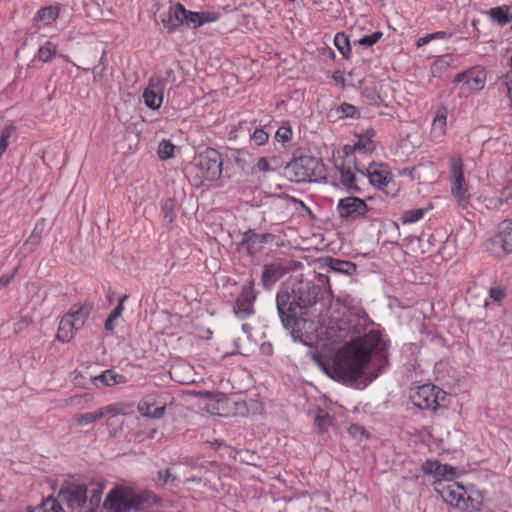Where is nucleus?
I'll return each mask as SVG.
<instances>
[{
    "label": "nucleus",
    "mask_w": 512,
    "mask_h": 512,
    "mask_svg": "<svg viewBox=\"0 0 512 512\" xmlns=\"http://www.w3.org/2000/svg\"><path fill=\"white\" fill-rule=\"evenodd\" d=\"M94 382L97 386H113L116 384L126 383V378L113 370H106L102 374L96 376L94 378Z\"/></svg>",
    "instance_id": "21"
},
{
    "label": "nucleus",
    "mask_w": 512,
    "mask_h": 512,
    "mask_svg": "<svg viewBox=\"0 0 512 512\" xmlns=\"http://www.w3.org/2000/svg\"><path fill=\"white\" fill-rule=\"evenodd\" d=\"M504 84L506 85L507 93L511 100V106H512V73L506 74V76L504 78Z\"/></svg>",
    "instance_id": "55"
},
{
    "label": "nucleus",
    "mask_w": 512,
    "mask_h": 512,
    "mask_svg": "<svg viewBox=\"0 0 512 512\" xmlns=\"http://www.w3.org/2000/svg\"><path fill=\"white\" fill-rule=\"evenodd\" d=\"M349 430L351 433H354V434L358 433V432L364 433V429L358 425L351 426Z\"/></svg>",
    "instance_id": "62"
},
{
    "label": "nucleus",
    "mask_w": 512,
    "mask_h": 512,
    "mask_svg": "<svg viewBox=\"0 0 512 512\" xmlns=\"http://www.w3.org/2000/svg\"><path fill=\"white\" fill-rule=\"evenodd\" d=\"M287 273V268L281 263H270L263 266L261 281L264 288H271Z\"/></svg>",
    "instance_id": "13"
},
{
    "label": "nucleus",
    "mask_w": 512,
    "mask_h": 512,
    "mask_svg": "<svg viewBox=\"0 0 512 512\" xmlns=\"http://www.w3.org/2000/svg\"><path fill=\"white\" fill-rule=\"evenodd\" d=\"M102 76V72L94 73V81H97Z\"/></svg>",
    "instance_id": "63"
},
{
    "label": "nucleus",
    "mask_w": 512,
    "mask_h": 512,
    "mask_svg": "<svg viewBox=\"0 0 512 512\" xmlns=\"http://www.w3.org/2000/svg\"><path fill=\"white\" fill-rule=\"evenodd\" d=\"M28 325H29V321L26 318H24L21 321L14 324V331L17 333L24 327H27Z\"/></svg>",
    "instance_id": "58"
},
{
    "label": "nucleus",
    "mask_w": 512,
    "mask_h": 512,
    "mask_svg": "<svg viewBox=\"0 0 512 512\" xmlns=\"http://www.w3.org/2000/svg\"><path fill=\"white\" fill-rule=\"evenodd\" d=\"M175 146L169 140H162L158 146V156L162 160L173 156Z\"/></svg>",
    "instance_id": "34"
},
{
    "label": "nucleus",
    "mask_w": 512,
    "mask_h": 512,
    "mask_svg": "<svg viewBox=\"0 0 512 512\" xmlns=\"http://www.w3.org/2000/svg\"><path fill=\"white\" fill-rule=\"evenodd\" d=\"M292 137V130L290 127H280L275 133V138L278 142L285 143Z\"/></svg>",
    "instance_id": "44"
},
{
    "label": "nucleus",
    "mask_w": 512,
    "mask_h": 512,
    "mask_svg": "<svg viewBox=\"0 0 512 512\" xmlns=\"http://www.w3.org/2000/svg\"><path fill=\"white\" fill-rule=\"evenodd\" d=\"M285 176L292 182H319L326 179V169L321 159L300 156L285 166Z\"/></svg>",
    "instance_id": "3"
},
{
    "label": "nucleus",
    "mask_w": 512,
    "mask_h": 512,
    "mask_svg": "<svg viewBox=\"0 0 512 512\" xmlns=\"http://www.w3.org/2000/svg\"><path fill=\"white\" fill-rule=\"evenodd\" d=\"M165 406L154 407L153 403L148 402L147 400L141 402L138 405L139 413L144 417H149L152 419H160L165 414Z\"/></svg>",
    "instance_id": "24"
},
{
    "label": "nucleus",
    "mask_w": 512,
    "mask_h": 512,
    "mask_svg": "<svg viewBox=\"0 0 512 512\" xmlns=\"http://www.w3.org/2000/svg\"><path fill=\"white\" fill-rule=\"evenodd\" d=\"M385 349L381 334L378 331H370L363 337L352 340L338 351L329 375L343 383H354L363 375L371 356L381 355Z\"/></svg>",
    "instance_id": "1"
},
{
    "label": "nucleus",
    "mask_w": 512,
    "mask_h": 512,
    "mask_svg": "<svg viewBox=\"0 0 512 512\" xmlns=\"http://www.w3.org/2000/svg\"><path fill=\"white\" fill-rule=\"evenodd\" d=\"M328 267L334 272L347 275L352 274L356 270V265L354 263L334 258L329 259Z\"/></svg>",
    "instance_id": "26"
},
{
    "label": "nucleus",
    "mask_w": 512,
    "mask_h": 512,
    "mask_svg": "<svg viewBox=\"0 0 512 512\" xmlns=\"http://www.w3.org/2000/svg\"><path fill=\"white\" fill-rule=\"evenodd\" d=\"M60 503L53 497L45 499L41 505L31 509L29 512H62Z\"/></svg>",
    "instance_id": "31"
},
{
    "label": "nucleus",
    "mask_w": 512,
    "mask_h": 512,
    "mask_svg": "<svg viewBox=\"0 0 512 512\" xmlns=\"http://www.w3.org/2000/svg\"><path fill=\"white\" fill-rule=\"evenodd\" d=\"M58 15V12L53 7H46L39 11L38 16L41 20L46 21L47 23H50L51 21L55 20Z\"/></svg>",
    "instance_id": "42"
},
{
    "label": "nucleus",
    "mask_w": 512,
    "mask_h": 512,
    "mask_svg": "<svg viewBox=\"0 0 512 512\" xmlns=\"http://www.w3.org/2000/svg\"><path fill=\"white\" fill-rule=\"evenodd\" d=\"M158 478L164 484L168 483L169 481H174V477H172V474L169 469H166L164 471H159Z\"/></svg>",
    "instance_id": "54"
},
{
    "label": "nucleus",
    "mask_w": 512,
    "mask_h": 512,
    "mask_svg": "<svg viewBox=\"0 0 512 512\" xmlns=\"http://www.w3.org/2000/svg\"><path fill=\"white\" fill-rule=\"evenodd\" d=\"M18 268L14 269V271L10 275H3L0 277V287L7 286L11 280L13 279L15 273L17 272Z\"/></svg>",
    "instance_id": "56"
},
{
    "label": "nucleus",
    "mask_w": 512,
    "mask_h": 512,
    "mask_svg": "<svg viewBox=\"0 0 512 512\" xmlns=\"http://www.w3.org/2000/svg\"><path fill=\"white\" fill-rule=\"evenodd\" d=\"M255 168L260 173H267L275 170L271 167V164L266 157L258 158L257 163L255 164Z\"/></svg>",
    "instance_id": "46"
},
{
    "label": "nucleus",
    "mask_w": 512,
    "mask_h": 512,
    "mask_svg": "<svg viewBox=\"0 0 512 512\" xmlns=\"http://www.w3.org/2000/svg\"><path fill=\"white\" fill-rule=\"evenodd\" d=\"M467 74H468V71L467 72H464V73H459L455 76L454 78V82L455 83H460V82H466L467 80Z\"/></svg>",
    "instance_id": "60"
},
{
    "label": "nucleus",
    "mask_w": 512,
    "mask_h": 512,
    "mask_svg": "<svg viewBox=\"0 0 512 512\" xmlns=\"http://www.w3.org/2000/svg\"><path fill=\"white\" fill-rule=\"evenodd\" d=\"M274 236L269 233L258 234L252 230H248L243 235V243L247 244L248 247H253L256 244L267 243L268 241H272Z\"/></svg>",
    "instance_id": "25"
},
{
    "label": "nucleus",
    "mask_w": 512,
    "mask_h": 512,
    "mask_svg": "<svg viewBox=\"0 0 512 512\" xmlns=\"http://www.w3.org/2000/svg\"><path fill=\"white\" fill-rule=\"evenodd\" d=\"M425 210L418 208L406 211L402 216L403 224H412L419 221L424 216Z\"/></svg>",
    "instance_id": "35"
},
{
    "label": "nucleus",
    "mask_w": 512,
    "mask_h": 512,
    "mask_svg": "<svg viewBox=\"0 0 512 512\" xmlns=\"http://www.w3.org/2000/svg\"><path fill=\"white\" fill-rule=\"evenodd\" d=\"M164 96L163 81L159 77H152L143 92L144 103L150 109L160 108Z\"/></svg>",
    "instance_id": "10"
},
{
    "label": "nucleus",
    "mask_w": 512,
    "mask_h": 512,
    "mask_svg": "<svg viewBox=\"0 0 512 512\" xmlns=\"http://www.w3.org/2000/svg\"><path fill=\"white\" fill-rule=\"evenodd\" d=\"M337 111L341 113L343 117L357 118L359 117L358 109L349 103H342Z\"/></svg>",
    "instance_id": "39"
},
{
    "label": "nucleus",
    "mask_w": 512,
    "mask_h": 512,
    "mask_svg": "<svg viewBox=\"0 0 512 512\" xmlns=\"http://www.w3.org/2000/svg\"><path fill=\"white\" fill-rule=\"evenodd\" d=\"M237 309L236 313L240 317H246L253 312L252 302L246 298L243 300L239 299L237 301Z\"/></svg>",
    "instance_id": "38"
},
{
    "label": "nucleus",
    "mask_w": 512,
    "mask_h": 512,
    "mask_svg": "<svg viewBox=\"0 0 512 512\" xmlns=\"http://www.w3.org/2000/svg\"><path fill=\"white\" fill-rule=\"evenodd\" d=\"M83 400V396H73L67 400V405H80Z\"/></svg>",
    "instance_id": "59"
},
{
    "label": "nucleus",
    "mask_w": 512,
    "mask_h": 512,
    "mask_svg": "<svg viewBox=\"0 0 512 512\" xmlns=\"http://www.w3.org/2000/svg\"><path fill=\"white\" fill-rule=\"evenodd\" d=\"M88 487L78 481H66L59 492V496L74 512L80 511L87 502Z\"/></svg>",
    "instance_id": "6"
},
{
    "label": "nucleus",
    "mask_w": 512,
    "mask_h": 512,
    "mask_svg": "<svg viewBox=\"0 0 512 512\" xmlns=\"http://www.w3.org/2000/svg\"><path fill=\"white\" fill-rule=\"evenodd\" d=\"M424 169L422 164L413 167L412 169H404V173H408L412 180L421 178V171Z\"/></svg>",
    "instance_id": "51"
},
{
    "label": "nucleus",
    "mask_w": 512,
    "mask_h": 512,
    "mask_svg": "<svg viewBox=\"0 0 512 512\" xmlns=\"http://www.w3.org/2000/svg\"><path fill=\"white\" fill-rule=\"evenodd\" d=\"M71 319V315H64L59 323L56 338L63 343L69 342L74 337L75 332L80 329L74 326Z\"/></svg>",
    "instance_id": "19"
},
{
    "label": "nucleus",
    "mask_w": 512,
    "mask_h": 512,
    "mask_svg": "<svg viewBox=\"0 0 512 512\" xmlns=\"http://www.w3.org/2000/svg\"><path fill=\"white\" fill-rule=\"evenodd\" d=\"M136 501L123 489H115L109 492L104 502L105 508L112 512H128L136 508Z\"/></svg>",
    "instance_id": "9"
},
{
    "label": "nucleus",
    "mask_w": 512,
    "mask_h": 512,
    "mask_svg": "<svg viewBox=\"0 0 512 512\" xmlns=\"http://www.w3.org/2000/svg\"><path fill=\"white\" fill-rule=\"evenodd\" d=\"M116 410L115 406L109 405L106 407H102L96 411L83 413V414H75L72 417V421L78 426L89 425L97 420L102 419L106 415L114 412Z\"/></svg>",
    "instance_id": "15"
},
{
    "label": "nucleus",
    "mask_w": 512,
    "mask_h": 512,
    "mask_svg": "<svg viewBox=\"0 0 512 512\" xmlns=\"http://www.w3.org/2000/svg\"><path fill=\"white\" fill-rule=\"evenodd\" d=\"M249 158H250V157H249V155H248V154L243 153V152H239V153L237 154V156L235 157V162H236V164H237L240 168L245 169V166H246V164H247V162H248Z\"/></svg>",
    "instance_id": "53"
},
{
    "label": "nucleus",
    "mask_w": 512,
    "mask_h": 512,
    "mask_svg": "<svg viewBox=\"0 0 512 512\" xmlns=\"http://www.w3.org/2000/svg\"><path fill=\"white\" fill-rule=\"evenodd\" d=\"M489 15L494 22L502 26L512 21V17H510L508 14L507 6L491 8L489 10Z\"/></svg>",
    "instance_id": "29"
},
{
    "label": "nucleus",
    "mask_w": 512,
    "mask_h": 512,
    "mask_svg": "<svg viewBox=\"0 0 512 512\" xmlns=\"http://www.w3.org/2000/svg\"><path fill=\"white\" fill-rule=\"evenodd\" d=\"M162 211L164 218L167 219L169 223H171L175 218L174 201L170 198L167 199L162 206Z\"/></svg>",
    "instance_id": "41"
},
{
    "label": "nucleus",
    "mask_w": 512,
    "mask_h": 512,
    "mask_svg": "<svg viewBox=\"0 0 512 512\" xmlns=\"http://www.w3.org/2000/svg\"><path fill=\"white\" fill-rule=\"evenodd\" d=\"M56 53V46L51 42H46L38 50V59L42 62H49Z\"/></svg>",
    "instance_id": "33"
},
{
    "label": "nucleus",
    "mask_w": 512,
    "mask_h": 512,
    "mask_svg": "<svg viewBox=\"0 0 512 512\" xmlns=\"http://www.w3.org/2000/svg\"><path fill=\"white\" fill-rule=\"evenodd\" d=\"M222 165L221 155L212 148L206 149L197 158V166L201 171L202 177L209 181L216 180L220 177Z\"/></svg>",
    "instance_id": "7"
},
{
    "label": "nucleus",
    "mask_w": 512,
    "mask_h": 512,
    "mask_svg": "<svg viewBox=\"0 0 512 512\" xmlns=\"http://www.w3.org/2000/svg\"><path fill=\"white\" fill-rule=\"evenodd\" d=\"M104 56H105V51H102L101 52V58H100L101 61L103 60Z\"/></svg>",
    "instance_id": "64"
},
{
    "label": "nucleus",
    "mask_w": 512,
    "mask_h": 512,
    "mask_svg": "<svg viewBox=\"0 0 512 512\" xmlns=\"http://www.w3.org/2000/svg\"><path fill=\"white\" fill-rule=\"evenodd\" d=\"M319 292L320 287L310 281L299 282L291 290L280 291L276 303L283 325L286 328L291 327L296 321L298 310L313 306Z\"/></svg>",
    "instance_id": "2"
},
{
    "label": "nucleus",
    "mask_w": 512,
    "mask_h": 512,
    "mask_svg": "<svg viewBox=\"0 0 512 512\" xmlns=\"http://www.w3.org/2000/svg\"><path fill=\"white\" fill-rule=\"evenodd\" d=\"M336 167L340 172V181L342 185H344L348 190L359 191L360 188L357 185V182L361 180L358 178L353 170L351 169L350 162L345 164H341L340 166L336 163ZM360 177H362L360 175Z\"/></svg>",
    "instance_id": "18"
},
{
    "label": "nucleus",
    "mask_w": 512,
    "mask_h": 512,
    "mask_svg": "<svg viewBox=\"0 0 512 512\" xmlns=\"http://www.w3.org/2000/svg\"><path fill=\"white\" fill-rule=\"evenodd\" d=\"M111 414L112 415L107 420L108 425L120 427L123 423V417L117 413V409Z\"/></svg>",
    "instance_id": "49"
},
{
    "label": "nucleus",
    "mask_w": 512,
    "mask_h": 512,
    "mask_svg": "<svg viewBox=\"0 0 512 512\" xmlns=\"http://www.w3.org/2000/svg\"><path fill=\"white\" fill-rule=\"evenodd\" d=\"M354 169L361 174L362 178L368 177L371 184L386 185L390 181V174L386 170H381L376 164H371L368 168H360L354 164Z\"/></svg>",
    "instance_id": "14"
},
{
    "label": "nucleus",
    "mask_w": 512,
    "mask_h": 512,
    "mask_svg": "<svg viewBox=\"0 0 512 512\" xmlns=\"http://www.w3.org/2000/svg\"><path fill=\"white\" fill-rule=\"evenodd\" d=\"M448 396L445 391L429 384L418 386L410 393L413 404L423 410H436Z\"/></svg>",
    "instance_id": "4"
},
{
    "label": "nucleus",
    "mask_w": 512,
    "mask_h": 512,
    "mask_svg": "<svg viewBox=\"0 0 512 512\" xmlns=\"http://www.w3.org/2000/svg\"><path fill=\"white\" fill-rule=\"evenodd\" d=\"M128 298L127 295H124L119 304L110 312L109 317L116 320L122 313L123 310V302Z\"/></svg>",
    "instance_id": "50"
},
{
    "label": "nucleus",
    "mask_w": 512,
    "mask_h": 512,
    "mask_svg": "<svg viewBox=\"0 0 512 512\" xmlns=\"http://www.w3.org/2000/svg\"><path fill=\"white\" fill-rule=\"evenodd\" d=\"M90 311L91 307L89 305H74L65 315H71V320L74 322V326L82 328L90 314Z\"/></svg>",
    "instance_id": "23"
},
{
    "label": "nucleus",
    "mask_w": 512,
    "mask_h": 512,
    "mask_svg": "<svg viewBox=\"0 0 512 512\" xmlns=\"http://www.w3.org/2000/svg\"><path fill=\"white\" fill-rule=\"evenodd\" d=\"M362 96L365 98L367 103L372 106H378L382 99L374 88L365 87L362 91Z\"/></svg>",
    "instance_id": "37"
},
{
    "label": "nucleus",
    "mask_w": 512,
    "mask_h": 512,
    "mask_svg": "<svg viewBox=\"0 0 512 512\" xmlns=\"http://www.w3.org/2000/svg\"><path fill=\"white\" fill-rule=\"evenodd\" d=\"M45 227V220L41 219L38 221L31 233V235L26 239L23 245L19 248L16 256L20 259L26 258L30 253H32L35 248L40 244L42 233Z\"/></svg>",
    "instance_id": "12"
},
{
    "label": "nucleus",
    "mask_w": 512,
    "mask_h": 512,
    "mask_svg": "<svg viewBox=\"0 0 512 512\" xmlns=\"http://www.w3.org/2000/svg\"><path fill=\"white\" fill-rule=\"evenodd\" d=\"M334 43H335V46L337 47V49L339 50V52L344 57H347V53L350 52V50H351L350 43H349L347 36H345L343 33H338L335 36Z\"/></svg>",
    "instance_id": "36"
},
{
    "label": "nucleus",
    "mask_w": 512,
    "mask_h": 512,
    "mask_svg": "<svg viewBox=\"0 0 512 512\" xmlns=\"http://www.w3.org/2000/svg\"><path fill=\"white\" fill-rule=\"evenodd\" d=\"M447 115H448V111H447V108H445V107H440L436 111V115L434 117L432 127H433V130L438 131V133L440 135H443L445 132V127H446V123H447Z\"/></svg>",
    "instance_id": "30"
},
{
    "label": "nucleus",
    "mask_w": 512,
    "mask_h": 512,
    "mask_svg": "<svg viewBox=\"0 0 512 512\" xmlns=\"http://www.w3.org/2000/svg\"><path fill=\"white\" fill-rule=\"evenodd\" d=\"M442 497L451 502L455 501L458 504L461 500H464L463 488L458 486L456 483L449 484L443 488Z\"/></svg>",
    "instance_id": "27"
},
{
    "label": "nucleus",
    "mask_w": 512,
    "mask_h": 512,
    "mask_svg": "<svg viewBox=\"0 0 512 512\" xmlns=\"http://www.w3.org/2000/svg\"><path fill=\"white\" fill-rule=\"evenodd\" d=\"M168 17L169 21H172L173 18L176 20L177 23L173 24V27L185 23L189 27L196 28L203 23L202 16L199 13L189 12L180 4L170 9Z\"/></svg>",
    "instance_id": "11"
},
{
    "label": "nucleus",
    "mask_w": 512,
    "mask_h": 512,
    "mask_svg": "<svg viewBox=\"0 0 512 512\" xmlns=\"http://www.w3.org/2000/svg\"><path fill=\"white\" fill-rule=\"evenodd\" d=\"M450 166L452 174L451 193L456 199L458 205L462 208H466L470 199V193L464 178L463 162L461 157L454 156L451 158Z\"/></svg>",
    "instance_id": "5"
},
{
    "label": "nucleus",
    "mask_w": 512,
    "mask_h": 512,
    "mask_svg": "<svg viewBox=\"0 0 512 512\" xmlns=\"http://www.w3.org/2000/svg\"><path fill=\"white\" fill-rule=\"evenodd\" d=\"M486 81V73L483 70L471 69L468 71L465 85L470 91H479L483 89Z\"/></svg>",
    "instance_id": "22"
},
{
    "label": "nucleus",
    "mask_w": 512,
    "mask_h": 512,
    "mask_svg": "<svg viewBox=\"0 0 512 512\" xmlns=\"http://www.w3.org/2000/svg\"><path fill=\"white\" fill-rule=\"evenodd\" d=\"M331 421L329 414L322 410L315 417V422L321 432L325 431L327 427L331 425Z\"/></svg>",
    "instance_id": "40"
},
{
    "label": "nucleus",
    "mask_w": 512,
    "mask_h": 512,
    "mask_svg": "<svg viewBox=\"0 0 512 512\" xmlns=\"http://www.w3.org/2000/svg\"><path fill=\"white\" fill-rule=\"evenodd\" d=\"M381 37H382V33L379 31H376V32L372 33L371 35H367V36H364L361 39H359L358 44L361 46L370 47V46L374 45L375 43H377Z\"/></svg>",
    "instance_id": "43"
},
{
    "label": "nucleus",
    "mask_w": 512,
    "mask_h": 512,
    "mask_svg": "<svg viewBox=\"0 0 512 512\" xmlns=\"http://www.w3.org/2000/svg\"><path fill=\"white\" fill-rule=\"evenodd\" d=\"M374 149L373 142L370 136H363L358 139V141L353 145V147L345 146L344 151L349 159L348 150H353L354 152H362L367 153L371 152Z\"/></svg>",
    "instance_id": "28"
},
{
    "label": "nucleus",
    "mask_w": 512,
    "mask_h": 512,
    "mask_svg": "<svg viewBox=\"0 0 512 512\" xmlns=\"http://www.w3.org/2000/svg\"><path fill=\"white\" fill-rule=\"evenodd\" d=\"M494 242L500 245L505 252L512 253V220L500 223Z\"/></svg>",
    "instance_id": "16"
},
{
    "label": "nucleus",
    "mask_w": 512,
    "mask_h": 512,
    "mask_svg": "<svg viewBox=\"0 0 512 512\" xmlns=\"http://www.w3.org/2000/svg\"><path fill=\"white\" fill-rule=\"evenodd\" d=\"M170 375L172 379L181 384H188L195 381L192 367L186 364L172 366Z\"/></svg>",
    "instance_id": "20"
},
{
    "label": "nucleus",
    "mask_w": 512,
    "mask_h": 512,
    "mask_svg": "<svg viewBox=\"0 0 512 512\" xmlns=\"http://www.w3.org/2000/svg\"><path fill=\"white\" fill-rule=\"evenodd\" d=\"M337 211L341 218L356 220L366 215L368 206L364 200L350 196L339 200Z\"/></svg>",
    "instance_id": "8"
},
{
    "label": "nucleus",
    "mask_w": 512,
    "mask_h": 512,
    "mask_svg": "<svg viewBox=\"0 0 512 512\" xmlns=\"http://www.w3.org/2000/svg\"><path fill=\"white\" fill-rule=\"evenodd\" d=\"M104 486L100 482L91 483L90 489H88V493L90 496V509L92 510L94 507L98 506L101 501V495L103 493Z\"/></svg>",
    "instance_id": "32"
},
{
    "label": "nucleus",
    "mask_w": 512,
    "mask_h": 512,
    "mask_svg": "<svg viewBox=\"0 0 512 512\" xmlns=\"http://www.w3.org/2000/svg\"><path fill=\"white\" fill-rule=\"evenodd\" d=\"M447 36V33L446 32H436V33H432V34H429V35H426L424 37H421L417 40L416 42V45L418 47H422L426 44H428L431 40L433 39H438V38H445Z\"/></svg>",
    "instance_id": "45"
},
{
    "label": "nucleus",
    "mask_w": 512,
    "mask_h": 512,
    "mask_svg": "<svg viewBox=\"0 0 512 512\" xmlns=\"http://www.w3.org/2000/svg\"><path fill=\"white\" fill-rule=\"evenodd\" d=\"M114 323H115V320L108 316V318L105 321V329L107 331H112L114 329V325H115Z\"/></svg>",
    "instance_id": "61"
},
{
    "label": "nucleus",
    "mask_w": 512,
    "mask_h": 512,
    "mask_svg": "<svg viewBox=\"0 0 512 512\" xmlns=\"http://www.w3.org/2000/svg\"><path fill=\"white\" fill-rule=\"evenodd\" d=\"M511 198H512V182L508 183L505 187H503L499 200L501 203H503V202L508 201Z\"/></svg>",
    "instance_id": "52"
},
{
    "label": "nucleus",
    "mask_w": 512,
    "mask_h": 512,
    "mask_svg": "<svg viewBox=\"0 0 512 512\" xmlns=\"http://www.w3.org/2000/svg\"><path fill=\"white\" fill-rule=\"evenodd\" d=\"M162 81H163V89L165 88V85L166 84H170L171 87L169 88V90L176 85V76H175V73L174 71L169 68L166 70L165 72V77L164 78H160Z\"/></svg>",
    "instance_id": "48"
},
{
    "label": "nucleus",
    "mask_w": 512,
    "mask_h": 512,
    "mask_svg": "<svg viewBox=\"0 0 512 512\" xmlns=\"http://www.w3.org/2000/svg\"><path fill=\"white\" fill-rule=\"evenodd\" d=\"M422 469L425 474H432L445 479H452L455 475L453 467L443 465L438 461H426L423 464Z\"/></svg>",
    "instance_id": "17"
},
{
    "label": "nucleus",
    "mask_w": 512,
    "mask_h": 512,
    "mask_svg": "<svg viewBox=\"0 0 512 512\" xmlns=\"http://www.w3.org/2000/svg\"><path fill=\"white\" fill-rule=\"evenodd\" d=\"M252 139L257 145H263L268 140V134L263 129H256Z\"/></svg>",
    "instance_id": "47"
},
{
    "label": "nucleus",
    "mask_w": 512,
    "mask_h": 512,
    "mask_svg": "<svg viewBox=\"0 0 512 512\" xmlns=\"http://www.w3.org/2000/svg\"><path fill=\"white\" fill-rule=\"evenodd\" d=\"M490 296L494 300L500 301V300H502L504 298L505 293L503 292V290L493 288V289L490 290Z\"/></svg>",
    "instance_id": "57"
}]
</instances>
